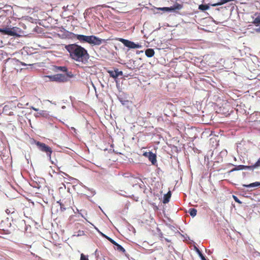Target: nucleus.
<instances>
[{"mask_svg":"<svg viewBox=\"0 0 260 260\" xmlns=\"http://www.w3.org/2000/svg\"><path fill=\"white\" fill-rule=\"evenodd\" d=\"M158 10L169 12V11H172L171 10V7H163V8H158Z\"/></svg>","mask_w":260,"mask_h":260,"instance_id":"412c9836","label":"nucleus"},{"mask_svg":"<svg viewBox=\"0 0 260 260\" xmlns=\"http://www.w3.org/2000/svg\"><path fill=\"white\" fill-rule=\"evenodd\" d=\"M31 108L33 110H34V111H38V110H39V109H38L36 108L33 107H32Z\"/></svg>","mask_w":260,"mask_h":260,"instance_id":"bb28decb","label":"nucleus"},{"mask_svg":"<svg viewBox=\"0 0 260 260\" xmlns=\"http://www.w3.org/2000/svg\"><path fill=\"white\" fill-rule=\"evenodd\" d=\"M13 29H14V28L12 29L9 28H0V32L5 35L14 36L16 35V32L13 30Z\"/></svg>","mask_w":260,"mask_h":260,"instance_id":"0eeeda50","label":"nucleus"},{"mask_svg":"<svg viewBox=\"0 0 260 260\" xmlns=\"http://www.w3.org/2000/svg\"><path fill=\"white\" fill-rule=\"evenodd\" d=\"M204 1H206V2H209L208 4L210 5L211 6H213V7L222 5L226 3L233 1V0H220V1L217 3H213L211 2H209V0H204Z\"/></svg>","mask_w":260,"mask_h":260,"instance_id":"6e6552de","label":"nucleus"},{"mask_svg":"<svg viewBox=\"0 0 260 260\" xmlns=\"http://www.w3.org/2000/svg\"><path fill=\"white\" fill-rule=\"evenodd\" d=\"M252 23L256 26H258L259 24H260V14L256 18L254 19Z\"/></svg>","mask_w":260,"mask_h":260,"instance_id":"dca6fc26","label":"nucleus"},{"mask_svg":"<svg viewBox=\"0 0 260 260\" xmlns=\"http://www.w3.org/2000/svg\"><path fill=\"white\" fill-rule=\"evenodd\" d=\"M188 212L192 217H194L197 215V210L194 208H190Z\"/></svg>","mask_w":260,"mask_h":260,"instance_id":"2eb2a0df","label":"nucleus"},{"mask_svg":"<svg viewBox=\"0 0 260 260\" xmlns=\"http://www.w3.org/2000/svg\"><path fill=\"white\" fill-rule=\"evenodd\" d=\"M103 236L107 239H108L111 243H112L113 245H114L115 246V245H117V242H116L114 240H113L112 239H111V238L107 236H105V235H103Z\"/></svg>","mask_w":260,"mask_h":260,"instance_id":"aec40b11","label":"nucleus"},{"mask_svg":"<svg viewBox=\"0 0 260 260\" xmlns=\"http://www.w3.org/2000/svg\"><path fill=\"white\" fill-rule=\"evenodd\" d=\"M233 199L235 201L239 204H242V202L239 200V199L235 196H233Z\"/></svg>","mask_w":260,"mask_h":260,"instance_id":"a878e982","label":"nucleus"},{"mask_svg":"<svg viewBox=\"0 0 260 260\" xmlns=\"http://www.w3.org/2000/svg\"><path fill=\"white\" fill-rule=\"evenodd\" d=\"M80 260H89L88 256L85 255L83 253L81 254Z\"/></svg>","mask_w":260,"mask_h":260,"instance_id":"b1692460","label":"nucleus"},{"mask_svg":"<svg viewBox=\"0 0 260 260\" xmlns=\"http://www.w3.org/2000/svg\"><path fill=\"white\" fill-rule=\"evenodd\" d=\"M48 77L52 81L64 82L67 80L66 77L64 75L60 74L53 76H48Z\"/></svg>","mask_w":260,"mask_h":260,"instance_id":"39448f33","label":"nucleus"},{"mask_svg":"<svg viewBox=\"0 0 260 260\" xmlns=\"http://www.w3.org/2000/svg\"><path fill=\"white\" fill-rule=\"evenodd\" d=\"M256 31H257V32H260V27H259L258 28H257V29H256Z\"/></svg>","mask_w":260,"mask_h":260,"instance_id":"cd10ccee","label":"nucleus"},{"mask_svg":"<svg viewBox=\"0 0 260 260\" xmlns=\"http://www.w3.org/2000/svg\"><path fill=\"white\" fill-rule=\"evenodd\" d=\"M250 167H252V168H250V169H253L254 168H255L257 167H260V157H259V158L258 159V160L255 162V164L254 165L250 166Z\"/></svg>","mask_w":260,"mask_h":260,"instance_id":"6ab92c4d","label":"nucleus"},{"mask_svg":"<svg viewBox=\"0 0 260 260\" xmlns=\"http://www.w3.org/2000/svg\"><path fill=\"white\" fill-rule=\"evenodd\" d=\"M58 69L62 72H67V68L66 67H58Z\"/></svg>","mask_w":260,"mask_h":260,"instance_id":"393cba45","label":"nucleus"},{"mask_svg":"<svg viewBox=\"0 0 260 260\" xmlns=\"http://www.w3.org/2000/svg\"><path fill=\"white\" fill-rule=\"evenodd\" d=\"M252 167H250L248 166H244V165H239L233 168L231 172H234L236 171H239V170H245V169H250V168H252Z\"/></svg>","mask_w":260,"mask_h":260,"instance_id":"9d476101","label":"nucleus"},{"mask_svg":"<svg viewBox=\"0 0 260 260\" xmlns=\"http://www.w3.org/2000/svg\"><path fill=\"white\" fill-rule=\"evenodd\" d=\"M76 39L80 41L81 42L84 43L87 41V36L83 35H75Z\"/></svg>","mask_w":260,"mask_h":260,"instance_id":"9b49d317","label":"nucleus"},{"mask_svg":"<svg viewBox=\"0 0 260 260\" xmlns=\"http://www.w3.org/2000/svg\"><path fill=\"white\" fill-rule=\"evenodd\" d=\"M108 73H109L110 76L114 78H117L119 76L122 75V72L118 71L117 69L114 71H109Z\"/></svg>","mask_w":260,"mask_h":260,"instance_id":"1a4fd4ad","label":"nucleus"},{"mask_svg":"<svg viewBox=\"0 0 260 260\" xmlns=\"http://www.w3.org/2000/svg\"><path fill=\"white\" fill-rule=\"evenodd\" d=\"M109 40L101 39L95 36H87L86 43L94 45H100L103 43H106Z\"/></svg>","mask_w":260,"mask_h":260,"instance_id":"f03ea898","label":"nucleus"},{"mask_svg":"<svg viewBox=\"0 0 260 260\" xmlns=\"http://www.w3.org/2000/svg\"><path fill=\"white\" fill-rule=\"evenodd\" d=\"M209 8L208 5H200L199 7V9L201 11H205Z\"/></svg>","mask_w":260,"mask_h":260,"instance_id":"a211bd4d","label":"nucleus"},{"mask_svg":"<svg viewBox=\"0 0 260 260\" xmlns=\"http://www.w3.org/2000/svg\"><path fill=\"white\" fill-rule=\"evenodd\" d=\"M64 48L72 59L84 63L87 62L89 55L84 48L76 44L67 45Z\"/></svg>","mask_w":260,"mask_h":260,"instance_id":"f257e3e1","label":"nucleus"},{"mask_svg":"<svg viewBox=\"0 0 260 260\" xmlns=\"http://www.w3.org/2000/svg\"><path fill=\"white\" fill-rule=\"evenodd\" d=\"M144 155L147 157L152 165H155L156 162V156L152 152H145Z\"/></svg>","mask_w":260,"mask_h":260,"instance_id":"423d86ee","label":"nucleus"},{"mask_svg":"<svg viewBox=\"0 0 260 260\" xmlns=\"http://www.w3.org/2000/svg\"><path fill=\"white\" fill-rule=\"evenodd\" d=\"M243 186L246 187H260V182H255L254 183H250L248 185L244 184Z\"/></svg>","mask_w":260,"mask_h":260,"instance_id":"4468645a","label":"nucleus"},{"mask_svg":"<svg viewBox=\"0 0 260 260\" xmlns=\"http://www.w3.org/2000/svg\"><path fill=\"white\" fill-rule=\"evenodd\" d=\"M170 197H171V194L169 193H167L165 196V198L164 199V203H168L169 202V198H170Z\"/></svg>","mask_w":260,"mask_h":260,"instance_id":"4be33fe9","label":"nucleus"},{"mask_svg":"<svg viewBox=\"0 0 260 260\" xmlns=\"http://www.w3.org/2000/svg\"><path fill=\"white\" fill-rule=\"evenodd\" d=\"M183 8V5L178 3H175L172 7H171L172 11H176L180 10Z\"/></svg>","mask_w":260,"mask_h":260,"instance_id":"f8f14e48","label":"nucleus"},{"mask_svg":"<svg viewBox=\"0 0 260 260\" xmlns=\"http://www.w3.org/2000/svg\"><path fill=\"white\" fill-rule=\"evenodd\" d=\"M118 40L121 42L125 46L131 49L140 48L141 47V45H139V44H135L134 42H132L128 40H126L123 38H119Z\"/></svg>","mask_w":260,"mask_h":260,"instance_id":"20e7f679","label":"nucleus"},{"mask_svg":"<svg viewBox=\"0 0 260 260\" xmlns=\"http://www.w3.org/2000/svg\"><path fill=\"white\" fill-rule=\"evenodd\" d=\"M36 145L38 147L39 149L46 153L47 155L50 158L51 154L52 153V149L50 147L46 145L45 143L37 142H36Z\"/></svg>","mask_w":260,"mask_h":260,"instance_id":"7ed1b4c3","label":"nucleus"},{"mask_svg":"<svg viewBox=\"0 0 260 260\" xmlns=\"http://www.w3.org/2000/svg\"><path fill=\"white\" fill-rule=\"evenodd\" d=\"M197 252L202 260H207L202 252L198 249H197Z\"/></svg>","mask_w":260,"mask_h":260,"instance_id":"5701e85b","label":"nucleus"},{"mask_svg":"<svg viewBox=\"0 0 260 260\" xmlns=\"http://www.w3.org/2000/svg\"><path fill=\"white\" fill-rule=\"evenodd\" d=\"M116 246V249L118 250L119 251L122 252L123 253L125 252V249L120 245L117 243V245H115Z\"/></svg>","mask_w":260,"mask_h":260,"instance_id":"f3484780","label":"nucleus"},{"mask_svg":"<svg viewBox=\"0 0 260 260\" xmlns=\"http://www.w3.org/2000/svg\"><path fill=\"white\" fill-rule=\"evenodd\" d=\"M145 55L148 57H151L154 55V51L153 49L149 48L146 50Z\"/></svg>","mask_w":260,"mask_h":260,"instance_id":"ddd939ff","label":"nucleus"}]
</instances>
